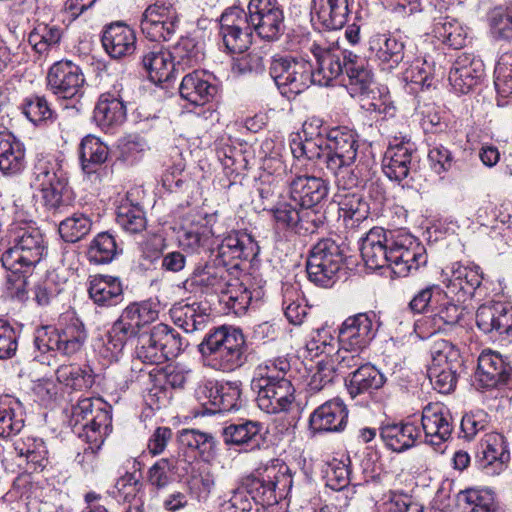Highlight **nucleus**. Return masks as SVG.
Instances as JSON below:
<instances>
[{"mask_svg": "<svg viewBox=\"0 0 512 512\" xmlns=\"http://www.w3.org/2000/svg\"><path fill=\"white\" fill-rule=\"evenodd\" d=\"M101 42L105 51L115 59L131 55L136 49L134 30L123 22L107 25L103 30Z\"/></svg>", "mask_w": 512, "mask_h": 512, "instance_id": "obj_26", "label": "nucleus"}, {"mask_svg": "<svg viewBox=\"0 0 512 512\" xmlns=\"http://www.w3.org/2000/svg\"><path fill=\"white\" fill-rule=\"evenodd\" d=\"M360 251L367 267L389 266L398 277H406L427 263L424 246L404 230L387 232L374 227L361 238Z\"/></svg>", "mask_w": 512, "mask_h": 512, "instance_id": "obj_1", "label": "nucleus"}, {"mask_svg": "<svg viewBox=\"0 0 512 512\" xmlns=\"http://www.w3.org/2000/svg\"><path fill=\"white\" fill-rule=\"evenodd\" d=\"M431 363L429 366L462 368L459 348L446 339H436L430 347Z\"/></svg>", "mask_w": 512, "mask_h": 512, "instance_id": "obj_52", "label": "nucleus"}, {"mask_svg": "<svg viewBox=\"0 0 512 512\" xmlns=\"http://www.w3.org/2000/svg\"><path fill=\"white\" fill-rule=\"evenodd\" d=\"M61 36L62 31L58 26L41 23L30 32L28 42L42 56L59 44Z\"/></svg>", "mask_w": 512, "mask_h": 512, "instance_id": "obj_50", "label": "nucleus"}, {"mask_svg": "<svg viewBox=\"0 0 512 512\" xmlns=\"http://www.w3.org/2000/svg\"><path fill=\"white\" fill-rule=\"evenodd\" d=\"M231 279V274L225 266H215L206 264L196 267L190 277L192 285L201 287L207 293L221 295L227 283Z\"/></svg>", "mask_w": 512, "mask_h": 512, "instance_id": "obj_39", "label": "nucleus"}, {"mask_svg": "<svg viewBox=\"0 0 512 512\" xmlns=\"http://www.w3.org/2000/svg\"><path fill=\"white\" fill-rule=\"evenodd\" d=\"M263 296L262 287L250 289L244 282L231 277L220 295V301L235 314L241 315L246 312L252 302L260 301Z\"/></svg>", "mask_w": 512, "mask_h": 512, "instance_id": "obj_29", "label": "nucleus"}, {"mask_svg": "<svg viewBox=\"0 0 512 512\" xmlns=\"http://www.w3.org/2000/svg\"><path fill=\"white\" fill-rule=\"evenodd\" d=\"M25 166L22 143L9 132H0V171L4 175L20 173Z\"/></svg>", "mask_w": 512, "mask_h": 512, "instance_id": "obj_37", "label": "nucleus"}, {"mask_svg": "<svg viewBox=\"0 0 512 512\" xmlns=\"http://www.w3.org/2000/svg\"><path fill=\"white\" fill-rule=\"evenodd\" d=\"M316 68H311V83L328 86L333 79L345 74L348 58L354 53L339 49H322L317 47L314 51Z\"/></svg>", "mask_w": 512, "mask_h": 512, "instance_id": "obj_18", "label": "nucleus"}, {"mask_svg": "<svg viewBox=\"0 0 512 512\" xmlns=\"http://www.w3.org/2000/svg\"><path fill=\"white\" fill-rule=\"evenodd\" d=\"M476 325L492 338L509 339L512 337V305L505 302L481 305L476 311Z\"/></svg>", "mask_w": 512, "mask_h": 512, "instance_id": "obj_14", "label": "nucleus"}, {"mask_svg": "<svg viewBox=\"0 0 512 512\" xmlns=\"http://www.w3.org/2000/svg\"><path fill=\"white\" fill-rule=\"evenodd\" d=\"M205 366L231 372L247 361V346L240 329L220 326L210 330L198 345Z\"/></svg>", "mask_w": 512, "mask_h": 512, "instance_id": "obj_4", "label": "nucleus"}, {"mask_svg": "<svg viewBox=\"0 0 512 512\" xmlns=\"http://www.w3.org/2000/svg\"><path fill=\"white\" fill-rule=\"evenodd\" d=\"M483 280L482 272L478 266H464L453 263L446 272L443 281L446 287V296L456 297L457 302L465 301L473 296Z\"/></svg>", "mask_w": 512, "mask_h": 512, "instance_id": "obj_21", "label": "nucleus"}, {"mask_svg": "<svg viewBox=\"0 0 512 512\" xmlns=\"http://www.w3.org/2000/svg\"><path fill=\"white\" fill-rule=\"evenodd\" d=\"M141 31L151 41L170 40L179 26V13L174 0H156L142 14Z\"/></svg>", "mask_w": 512, "mask_h": 512, "instance_id": "obj_11", "label": "nucleus"}, {"mask_svg": "<svg viewBox=\"0 0 512 512\" xmlns=\"http://www.w3.org/2000/svg\"><path fill=\"white\" fill-rule=\"evenodd\" d=\"M478 457L484 468L495 465L502 470L510 461V452L505 437L499 433L486 434L481 440Z\"/></svg>", "mask_w": 512, "mask_h": 512, "instance_id": "obj_38", "label": "nucleus"}, {"mask_svg": "<svg viewBox=\"0 0 512 512\" xmlns=\"http://www.w3.org/2000/svg\"><path fill=\"white\" fill-rule=\"evenodd\" d=\"M68 180L61 162L53 156H39L33 167L32 185L35 188L51 186L56 182Z\"/></svg>", "mask_w": 512, "mask_h": 512, "instance_id": "obj_44", "label": "nucleus"}, {"mask_svg": "<svg viewBox=\"0 0 512 512\" xmlns=\"http://www.w3.org/2000/svg\"><path fill=\"white\" fill-rule=\"evenodd\" d=\"M435 61L430 56L415 58L406 68L404 79L407 82L419 85L421 88L430 87L435 75L440 71Z\"/></svg>", "mask_w": 512, "mask_h": 512, "instance_id": "obj_49", "label": "nucleus"}, {"mask_svg": "<svg viewBox=\"0 0 512 512\" xmlns=\"http://www.w3.org/2000/svg\"><path fill=\"white\" fill-rule=\"evenodd\" d=\"M297 206L292 201L278 204L272 211L276 224L299 235L314 233L321 223L317 213Z\"/></svg>", "mask_w": 512, "mask_h": 512, "instance_id": "obj_19", "label": "nucleus"}, {"mask_svg": "<svg viewBox=\"0 0 512 512\" xmlns=\"http://www.w3.org/2000/svg\"><path fill=\"white\" fill-rule=\"evenodd\" d=\"M116 221L124 231L130 234L144 231L147 225L142 208L128 201L121 203L117 208Z\"/></svg>", "mask_w": 512, "mask_h": 512, "instance_id": "obj_57", "label": "nucleus"}, {"mask_svg": "<svg viewBox=\"0 0 512 512\" xmlns=\"http://www.w3.org/2000/svg\"><path fill=\"white\" fill-rule=\"evenodd\" d=\"M121 252L115 238L107 233H99L91 242L87 256L90 262L105 264L111 262Z\"/></svg>", "mask_w": 512, "mask_h": 512, "instance_id": "obj_58", "label": "nucleus"}, {"mask_svg": "<svg viewBox=\"0 0 512 512\" xmlns=\"http://www.w3.org/2000/svg\"><path fill=\"white\" fill-rule=\"evenodd\" d=\"M416 147L409 139L403 138L391 142L383 159L385 175L394 181L401 182L406 179L415 166Z\"/></svg>", "mask_w": 512, "mask_h": 512, "instance_id": "obj_16", "label": "nucleus"}, {"mask_svg": "<svg viewBox=\"0 0 512 512\" xmlns=\"http://www.w3.org/2000/svg\"><path fill=\"white\" fill-rule=\"evenodd\" d=\"M148 149V143L142 136L130 134L118 140L117 158L133 165L142 159Z\"/></svg>", "mask_w": 512, "mask_h": 512, "instance_id": "obj_62", "label": "nucleus"}, {"mask_svg": "<svg viewBox=\"0 0 512 512\" xmlns=\"http://www.w3.org/2000/svg\"><path fill=\"white\" fill-rule=\"evenodd\" d=\"M485 75L483 61L468 53L460 54L449 72V82L456 93L467 94L476 87Z\"/></svg>", "mask_w": 512, "mask_h": 512, "instance_id": "obj_20", "label": "nucleus"}, {"mask_svg": "<svg viewBox=\"0 0 512 512\" xmlns=\"http://www.w3.org/2000/svg\"><path fill=\"white\" fill-rule=\"evenodd\" d=\"M421 423L425 441L431 445L438 446L451 437L452 416L442 403H428L423 408Z\"/></svg>", "mask_w": 512, "mask_h": 512, "instance_id": "obj_22", "label": "nucleus"}, {"mask_svg": "<svg viewBox=\"0 0 512 512\" xmlns=\"http://www.w3.org/2000/svg\"><path fill=\"white\" fill-rule=\"evenodd\" d=\"M169 314L173 323L187 333L203 330L209 322V314L198 302L177 303Z\"/></svg>", "mask_w": 512, "mask_h": 512, "instance_id": "obj_35", "label": "nucleus"}, {"mask_svg": "<svg viewBox=\"0 0 512 512\" xmlns=\"http://www.w3.org/2000/svg\"><path fill=\"white\" fill-rule=\"evenodd\" d=\"M419 429L410 422L387 423L380 428L385 446L394 452H403L415 445Z\"/></svg>", "mask_w": 512, "mask_h": 512, "instance_id": "obj_34", "label": "nucleus"}, {"mask_svg": "<svg viewBox=\"0 0 512 512\" xmlns=\"http://www.w3.org/2000/svg\"><path fill=\"white\" fill-rule=\"evenodd\" d=\"M494 74L497 92L504 97L512 94V50L500 56Z\"/></svg>", "mask_w": 512, "mask_h": 512, "instance_id": "obj_64", "label": "nucleus"}, {"mask_svg": "<svg viewBox=\"0 0 512 512\" xmlns=\"http://www.w3.org/2000/svg\"><path fill=\"white\" fill-rule=\"evenodd\" d=\"M70 423L79 437L93 431L107 436L112 427L111 407L101 398L80 399L73 406Z\"/></svg>", "mask_w": 512, "mask_h": 512, "instance_id": "obj_9", "label": "nucleus"}, {"mask_svg": "<svg viewBox=\"0 0 512 512\" xmlns=\"http://www.w3.org/2000/svg\"><path fill=\"white\" fill-rule=\"evenodd\" d=\"M86 340L83 322L72 314L62 315L55 326L37 328L34 334V344L39 352H54L67 357L79 353Z\"/></svg>", "mask_w": 512, "mask_h": 512, "instance_id": "obj_6", "label": "nucleus"}, {"mask_svg": "<svg viewBox=\"0 0 512 512\" xmlns=\"http://www.w3.org/2000/svg\"><path fill=\"white\" fill-rule=\"evenodd\" d=\"M486 17L489 33L494 40L512 42V0L494 6Z\"/></svg>", "mask_w": 512, "mask_h": 512, "instance_id": "obj_43", "label": "nucleus"}, {"mask_svg": "<svg viewBox=\"0 0 512 512\" xmlns=\"http://www.w3.org/2000/svg\"><path fill=\"white\" fill-rule=\"evenodd\" d=\"M142 64L149 79L154 83L168 82L178 71L172 53L159 45L153 46L143 54Z\"/></svg>", "mask_w": 512, "mask_h": 512, "instance_id": "obj_30", "label": "nucleus"}, {"mask_svg": "<svg viewBox=\"0 0 512 512\" xmlns=\"http://www.w3.org/2000/svg\"><path fill=\"white\" fill-rule=\"evenodd\" d=\"M243 485L254 503L260 505L259 507H271L277 503L276 482L272 479L250 477Z\"/></svg>", "mask_w": 512, "mask_h": 512, "instance_id": "obj_59", "label": "nucleus"}, {"mask_svg": "<svg viewBox=\"0 0 512 512\" xmlns=\"http://www.w3.org/2000/svg\"><path fill=\"white\" fill-rule=\"evenodd\" d=\"M385 383L384 375L370 363L358 367L349 375L347 390L352 398L358 395L371 393L381 388Z\"/></svg>", "mask_w": 512, "mask_h": 512, "instance_id": "obj_40", "label": "nucleus"}, {"mask_svg": "<svg viewBox=\"0 0 512 512\" xmlns=\"http://www.w3.org/2000/svg\"><path fill=\"white\" fill-rule=\"evenodd\" d=\"M291 366L285 357L267 360L258 365L251 381L257 406L268 414H279L302 408L296 401L295 387L287 377Z\"/></svg>", "mask_w": 512, "mask_h": 512, "instance_id": "obj_3", "label": "nucleus"}, {"mask_svg": "<svg viewBox=\"0 0 512 512\" xmlns=\"http://www.w3.org/2000/svg\"><path fill=\"white\" fill-rule=\"evenodd\" d=\"M246 18L251 30L265 41H278L285 33L284 11L278 0H250Z\"/></svg>", "mask_w": 512, "mask_h": 512, "instance_id": "obj_10", "label": "nucleus"}, {"mask_svg": "<svg viewBox=\"0 0 512 512\" xmlns=\"http://www.w3.org/2000/svg\"><path fill=\"white\" fill-rule=\"evenodd\" d=\"M269 74L281 94L291 97L300 94L311 84V64L288 55H274Z\"/></svg>", "mask_w": 512, "mask_h": 512, "instance_id": "obj_8", "label": "nucleus"}, {"mask_svg": "<svg viewBox=\"0 0 512 512\" xmlns=\"http://www.w3.org/2000/svg\"><path fill=\"white\" fill-rule=\"evenodd\" d=\"M79 153L83 171L90 174L95 171L96 166L106 162L109 149L100 138L94 135H87L80 143Z\"/></svg>", "mask_w": 512, "mask_h": 512, "instance_id": "obj_45", "label": "nucleus"}, {"mask_svg": "<svg viewBox=\"0 0 512 512\" xmlns=\"http://www.w3.org/2000/svg\"><path fill=\"white\" fill-rule=\"evenodd\" d=\"M259 252V246L253 237L245 231H232L227 234L218 247L222 258L252 259Z\"/></svg>", "mask_w": 512, "mask_h": 512, "instance_id": "obj_36", "label": "nucleus"}, {"mask_svg": "<svg viewBox=\"0 0 512 512\" xmlns=\"http://www.w3.org/2000/svg\"><path fill=\"white\" fill-rule=\"evenodd\" d=\"M307 261L315 265L326 264L330 270L340 269L344 262V252L333 239L325 238L311 248Z\"/></svg>", "mask_w": 512, "mask_h": 512, "instance_id": "obj_47", "label": "nucleus"}, {"mask_svg": "<svg viewBox=\"0 0 512 512\" xmlns=\"http://www.w3.org/2000/svg\"><path fill=\"white\" fill-rule=\"evenodd\" d=\"M345 74L347 76L345 85L352 97L370 98L374 94L373 74L364 59L356 54L348 58Z\"/></svg>", "mask_w": 512, "mask_h": 512, "instance_id": "obj_32", "label": "nucleus"}, {"mask_svg": "<svg viewBox=\"0 0 512 512\" xmlns=\"http://www.w3.org/2000/svg\"><path fill=\"white\" fill-rule=\"evenodd\" d=\"M290 149L296 159L305 158L311 161L325 159L326 137L306 138L296 134L290 140Z\"/></svg>", "mask_w": 512, "mask_h": 512, "instance_id": "obj_54", "label": "nucleus"}, {"mask_svg": "<svg viewBox=\"0 0 512 512\" xmlns=\"http://www.w3.org/2000/svg\"><path fill=\"white\" fill-rule=\"evenodd\" d=\"M188 345V341L171 326L158 323L138 335L135 353L141 362L159 365L176 358Z\"/></svg>", "mask_w": 512, "mask_h": 512, "instance_id": "obj_7", "label": "nucleus"}, {"mask_svg": "<svg viewBox=\"0 0 512 512\" xmlns=\"http://www.w3.org/2000/svg\"><path fill=\"white\" fill-rule=\"evenodd\" d=\"M89 298L100 307L116 306L123 300V288L117 277L97 274L88 280Z\"/></svg>", "mask_w": 512, "mask_h": 512, "instance_id": "obj_28", "label": "nucleus"}, {"mask_svg": "<svg viewBox=\"0 0 512 512\" xmlns=\"http://www.w3.org/2000/svg\"><path fill=\"white\" fill-rule=\"evenodd\" d=\"M318 23L326 30L344 27L351 13L350 0H312Z\"/></svg>", "mask_w": 512, "mask_h": 512, "instance_id": "obj_33", "label": "nucleus"}, {"mask_svg": "<svg viewBox=\"0 0 512 512\" xmlns=\"http://www.w3.org/2000/svg\"><path fill=\"white\" fill-rule=\"evenodd\" d=\"M65 281L54 271H49L34 288L35 301L40 306L51 305L64 290Z\"/></svg>", "mask_w": 512, "mask_h": 512, "instance_id": "obj_60", "label": "nucleus"}, {"mask_svg": "<svg viewBox=\"0 0 512 512\" xmlns=\"http://www.w3.org/2000/svg\"><path fill=\"white\" fill-rule=\"evenodd\" d=\"M92 220L82 212H75L59 223L58 231L61 238L68 243H76L89 234Z\"/></svg>", "mask_w": 512, "mask_h": 512, "instance_id": "obj_51", "label": "nucleus"}, {"mask_svg": "<svg viewBox=\"0 0 512 512\" xmlns=\"http://www.w3.org/2000/svg\"><path fill=\"white\" fill-rule=\"evenodd\" d=\"M24 412L21 403L10 396L0 397V437L17 435L24 427Z\"/></svg>", "mask_w": 512, "mask_h": 512, "instance_id": "obj_41", "label": "nucleus"}, {"mask_svg": "<svg viewBox=\"0 0 512 512\" xmlns=\"http://www.w3.org/2000/svg\"><path fill=\"white\" fill-rule=\"evenodd\" d=\"M182 99L200 106L208 103L217 93V87L209 81L203 71H193L185 75L179 87Z\"/></svg>", "mask_w": 512, "mask_h": 512, "instance_id": "obj_31", "label": "nucleus"}, {"mask_svg": "<svg viewBox=\"0 0 512 512\" xmlns=\"http://www.w3.org/2000/svg\"><path fill=\"white\" fill-rule=\"evenodd\" d=\"M47 88L59 99H74L84 92L82 69L70 60L55 62L47 73Z\"/></svg>", "mask_w": 512, "mask_h": 512, "instance_id": "obj_12", "label": "nucleus"}, {"mask_svg": "<svg viewBox=\"0 0 512 512\" xmlns=\"http://www.w3.org/2000/svg\"><path fill=\"white\" fill-rule=\"evenodd\" d=\"M47 254L48 241L38 227L26 222L11 226L7 248L0 261L10 273L8 283L13 295L19 300L27 297L32 273Z\"/></svg>", "mask_w": 512, "mask_h": 512, "instance_id": "obj_2", "label": "nucleus"}, {"mask_svg": "<svg viewBox=\"0 0 512 512\" xmlns=\"http://www.w3.org/2000/svg\"><path fill=\"white\" fill-rule=\"evenodd\" d=\"M328 190L327 182L316 176L298 175L289 182L290 200L305 210H312L323 201Z\"/></svg>", "mask_w": 512, "mask_h": 512, "instance_id": "obj_23", "label": "nucleus"}, {"mask_svg": "<svg viewBox=\"0 0 512 512\" xmlns=\"http://www.w3.org/2000/svg\"><path fill=\"white\" fill-rule=\"evenodd\" d=\"M15 450L33 471H42L49 463L48 448L42 438L23 437L15 443Z\"/></svg>", "mask_w": 512, "mask_h": 512, "instance_id": "obj_42", "label": "nucleus"}, {"mask_svg": "<svg viewBox=\"0 0 512 512\" xmlns=\"http://www.w3.org/2000/svg\"><path fill=\"white\" fill-rule=\"evenodd\" d=\"M241 394V382H220L211 412L220 413L238 410L242 405Z\"/></svg>", "mask_w": 512, "mask_h": 512, "instance_id": "obj_55", "label": "nucleus"}, {"mask_svg": "<svg viewBox=\"0 0 512 512\" xmlns=\"http://www.w3.org/2000/svg\"><path fill=\"white\" fill-rule=\"evenodd\" d=\"M126 106L120 95L105 92L100 95L93 111V119L102 130L122 125L126 120Z\"/></svg>", "mask_w": 512, "mask_h": 512, "instance_id": "obj_27", "label": "nucleus"}, {"mask_svg": "<svg viewBox=\"0 0 512 512\" xmlns=\"http://www.w3.org/2000/svg\"><path fill=\"white\" fill-rule=\"evenodd\" d=\"M359 141L348 127L338 126L326 131L325 166L335 177L337 185L344 190L357 187L360 173L355 165Z\"/></svg>", "mask_w": 512, "mask_h": 512, "instance_id": "obj_5", "label": "nucleus"}, {"mask_svg": "<svg viewBox=\"0 0 512 512\" xmlns=\"http://www.w3.org/2000/svg\"><path fill=\"white\" fill-rule=\"evenodd\" d=\"M512 377V366L506 357L492 350H484L478 357L475 372L477 385L484 389L507 384Z\"/></svg>", "mask_w": 512, "mask_h": 512, "instance_id": "obj_15", "label": "nucleus"}, {"mask_svg": "<svg viewBox=\"0 0 512 512\" xmlns=\"http://www.w3.org/2000/svg\"><path fill=\"white\" fill-rule=\"evenodd\" d=\"M348 410L340 399L326 401L316 408L309 417V428L311 432H340L346 424Z\"/></svg>", "mask_w": 512, "mask_h": 512, "instance_id": "obj_24", "label": "nucleus"}, {"mask_svg": "<svg viewBox=\"0 0 512 512\" xmlns=\"http://www.w3.org/2000/svg\"><path fill=\"white\" fill-rule=\"evenodd\" d=\"M219 26V35L229 53H243L248 49L252 42V30L243 10H226L221 15Z\"/></svg>", "mask_w": 512, "mask_h": 512, "instance_id": "obj_13", "label": "nucleus"}, {"mask_svg": "<svg viewBox=\"0 0 512 512\" xmlns=\"http://www.w3.org/2000/svg\"><path fill=\"white\" fill-rule=\"evenodd\" d=\"M375 317L374 313H358L348 317L339 329V344L365 350L376 335Z\"/></svg>", "mask_w": 512, "mask_h": 512, "instance_id": "obj_17", "label": "nucleus"}, {"mask_svg": "<svg viewBox=\"0 0 512 512\" xmlns=\"http://www.w3.org/2000/svg\"><path fill=\"white\" fill-rule=\"evenodd\" d=\"M177 70L199 64L204 58L203 43L192 37H181L172 50Z\"/></svg>", "mask_w": 512, "mask_h": 512, "instance_id": "obj_48", "label": "nucleus"}, {"mask_svg": "<svg viewBox=\"0 0 512 512\" xmlns=\"http://www.w3.org/2000/svg\"><path fill=\"white\" fill-rule=\"evenodd\" d=\"M458 501L468 512H497L494 494L484 489H467L458 495Z\"/></svg>", "mask_w": 512, "mask_h": 512, "instance_id": "obj_56", "label": "nucleus"}, {"mask_svg": "<svg viewBox=\"0 0 512 512\" xmlns=\"http://www.w3.org/2000/svg\"><path fill=\"white\" fill-rule=\"evenodd\" d=\"M339 197V211L345 222L350 220L353 226L368 218L369 206L360 194L345 193Z\"/></svg>", "mask_w": 512, "mask_h": 512, "instance_id": "obj_61", "label": "nucleus"}, {"mask_svg": "<svg viewBox=\"0 0 512 512\" xmlns=\"http://www.w3.org/2000/svg\"><path fill=\"white\" fill-rule=\"evenodd\" d=\"M282 292V307L287 320L294 325L301 324L306 316V308L299 303L298 288L292 284H284Z\"/></svg>", "mask_w": 512, "mask_h": 512, "instance_id": "obj_63", "label": "nucleus"}, {"mask_svg": "<svg viewBox=\"0 0 512 512\" xmlns=\"http://www.w3.org/2000/svg\"><path fill=\"white\" fill-rule=\"evenodd\" d=\"M57 381L75 391H83L94 384V374L90 367L77 364H64L56 370Z\"/></svg>", "mask_w": 512, "mask_h": 512, "instance_id": "obj_46", "label": "nucleus"}, {"mask_svg": "<svg viewBox=\"0 0 512 512\" xmlns=\"http://www.w3.org/2000/svg\"><path fill=\"white\" fill-rule=\"evenodd\" d=\"M261 424L255 421H244L230 424L223 428V439L228 445H244L253 443L257 445V438L261 430Z\"/></svg>", "mask_w": 512, "mask_h": 512, "instance_id": "obj_53", "label": "nucleus"}, {"mask_svg": "<svg viewBox=\"0 0 512 512\" xmlns=\"http://www.w3.org/2000/svg\"><path fill=\"white\" fill-rule=\"evenodd\" d=\"M404 43L390 33H375L368 41V50L383 70L398 67L405 57Z\"/></svg>", "mask_w": 512, "mask_h": 512, "instance_id": "obj_25", "label": "nucleus"}]
</instances>
